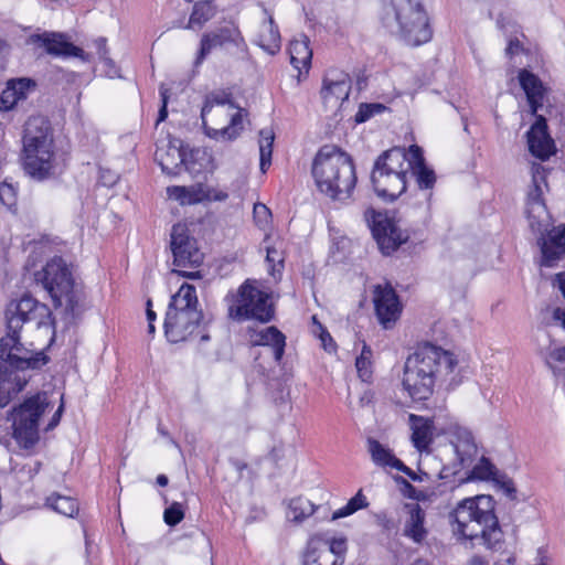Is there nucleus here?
I'll use <instances>...</instances> for the list:
<instances>
[{
	"label": "nucleus",
	"mask_w": 565,
	"mask_h": 565,
	"mask_svg": "<svg viewBox=\"0 0 565 565\" xmlns=\"http://www.w3.org/2000/svg\"><path fill=\"white\" fill-rule=\"evenodd\" d=\"M7 335L0 340V354H4L21 369L40 370L47 364L49 356L43 352H33L20 342V330L25 323H34L38 329L54 324L51 309L31 296L11 301L6 309Z\"/></svg>",
	"instance_id": "obj_1"
},
{
	"label": "nucleus",
	"mask_w": 565,
	"mask_h": 565,
	"mask_svg": "<svg viewBox=\"0 0 565 565\" xmlns=\"http://www.w3.org/2000/svg\"><path fill=\"white\" fill-rule=\"evenodd\" d=\"M452 534L458 541H478L487 550L500 551L504 533L495 514V501L491 495L466 498L449 513Z\"/></svg>",
	"instance_id": "obj_2"
},
{
	"label": "nucleus",
	"mask_w": 565,
	"mask_h": 565,
	"mask_svg": "<svg viewBox=\"0 0 565 565\" xmlns=\"http://www.w3.org/2000/svg\"><path fill=\"white\" fill-rule=\"evenodd\" d=\"M456 365L452 353L424 343L405 361L403 387L413 401H426L433 395L436 383L451 373Z\"/></svg>",
	"instance_id": "obj_3"
},
{
	"label": "nucleus",
	"mask_w": 565,
	"mask_h": 565,
	"mask_svg": "<svg viewBox=\"0 0 565 565\" xmlns=\"http://www.w3.org/2000/svg\"><path fill=\"white\" fill-rule=\"evenodd\" d=\"M23 170L32 180L42 182L55 178L62 172L50 121L34 116L24 127Z\"/></svg>",
	"instance_id": "obj_4"
},
{
	"label": "nucleus",
	"mask_w": 565,
	"mask_h": 565,
	"mask_svg": "<svg viewBox=\"0 0 565 565\" xmlns=\"http://www.w3.org/2000/svg\"><path fill=\"white\" fill-rule=\"evenodd\" d=\"M312 175L319 191L334 201L349 199L356 184L352 158L334 146H324L318 151Z\"/></svg>",
	"instance_id": "obj_5"
},
{
	"label": "nucleus",
	"mask_w": 565,
	"mask_h": 565,
	"mask_svg": "<svg viewBox=\"0 0 565 565\" xmlns=\"http://www.w3.org/2000/svg\"><path fill=\"white\" fill-rule=\"evenodd\" d=\"M381 23L409 46L430 41L433 30L422 0H383Z\"/></svg>",
	"instance_id": "obj_6"
},
{
	"label": "nucleus",
	"mask_w": 565,
	"mask_h": 565,
	"mask_svg": "<svg viewBox=\"0 0 565 565\" xmlns=\"http://www.w3.org/2000/svg\"><path fill=\"white\" fill-rule=\"evenodd\" d=\"M247 115V110L236 106L232 94L224 89L209 93L201 110L204 132L216 141L237 139L244 130Z\"/></svg>",
	"instance_id": "obj_7"
},
{
	"label": "nucleus",
	"mask_w": 565,
	"mask_h": 565,
	"mask_svg": "<svg viewBox=\"0 0 565 565\" xmlns=\"http://www.w3.org/2000/svg\"><path fill=\"white\" fill-rule=\"evenodd\" d=\"M34 277L49 292L55 307L64 306L73 319L85 310V294L75 285L71 268L62 257L50 259Z\"/></svg>",
	"instance_id": "obj_8"
},
{
	"label": "nucleus",
	"mask_w": 565,
	"mask_h": 565,
	"mask_svg": "<svg viewBox=\"0 0 565 565\" xmlns=\"http://www.w3.org/2000/svg\"><path fill=\"white\" fill-rule=\"evenodd\" d=\"M408 159V150L401 147H393L376 158L371 183L379 198L392 202L406 191L412 169Z\"/></svg>",
	"instance_id": "obj_9"
},
{
	"label": "nucleus",
	"mask_w": 565,
	"mask_h": 565,
	"mask_svg": "<svg viewBox=\"0 0 565 565\" xmlns=\"http://www.w3.org/2000/svg\"><path fill=\"white\" fill-rule=\"evenodd\" d=\"M199 300L193 285L182 284L169 303L164 333L169 342L178 343L194 334H201L203 312L198 308Z\"/></svg>",
	"instance_id": "obj_10"
},
{
	"label": "nucleus",
	"mask_w": 565,
	"mask_h": 565,
	"mask_svg": "<svg viewBox=\"0 0 565 565\" xmlns=\"http://www.w3.org/2000/svg\"><path fill=\"white\" fill-rule=\"evenodd\" d=\"M49 406L46 393H38L14 407L8 416L12 422L13 437L24 448L39 440V419Z\"/></svg>",
	"instance_id": "obj_11"
},
{
	"label": "nucleus",
	"mask_w": 565,
	"mask_h": 565,
	"mask_svg": "<svg viewBox=\"0 0 565 565\" xmlns=\"http://www.w3.org/2000/svg\"><path fill=\"white\" fill-rule=\"evenodd\" d=\"M274 313L269 295L248 282L241 286L234 302L228 307V316L237 321L255 319L265 323L274 318Z\"/></svg>",
	"instance_id": "obj_12"
},
{
	"label": "nucleus",
	"mask_w": 565,
	"mask_h": 565,
	"mask_svg": "<svg viewBox=\"0 0 565 565\" xmlns=\"http://www.w3.org/2000/svg\"><path fill=\"white\" fill-rule=\"evenodd\" d=\"M364 220L371 228L380 250L384 255L394 253L409 237L394 220L373 209L365 210Z\"/></svg>",
	"instance_id": "obj_13"
},
{
	"label": "nucleus",
	"mask_w": 565,
	"mask_h": 565,
	"mask_svg": "<svg viewBox=\"0 0 565 565\" xmlns=\"http://www.w3.org/2000/svg\"><path fill=\"white\" fill-rule=\"evenodd\" d=\"M347 552L344 537L329 539L322 534L313 535L303 554V565H342Z\"/></svg>",
	"instance_id": "obj_14"
},
{
	"label": "nucleus",
	"mask_w": 565,
	"mask_h": 565,
	"mask_svg": "<svg viewBox=\"0 0 565 565\" xmlns=\"http://www.w3.org/2000/svg\"><path fill=\"white\" fill-rule=\"evenodd\" d=\"M173 264L180 268H196L203 263L204 255L195 238L188 233L185 225L175 224L171 231Z\"/></svg>",
	"instance_id": "obj_15"
},
{
	"label": "nucleus",
	"mask_w": 565,
	"mask_h": 565,
	"mask_svg": "<svg viewBox=\"0 0 565 565\" xmlns=\"http://www.w3.org/2000/svg\"><path fill=\"white\" fill-rule=\"evenodd\" d=\"M452 446L460 467H468L477 456L478 448L472 433L457 420H449L439 429Z\"/></svg>",
	"instance_id": "obj_16"
},
{
	"label": "nucleus",
	"mask_w": 565,
	"mask_h": 565,
	"mask_svg": "<svg viewBox=\"0 0 565 565\" xmlns=\"http://www.w3.org/2000/svg\"><path fill=\"white\" fill-rule=\"evenodd\" d=\"M227 44H234L239 47L244 44V39L239 29L234 24H226L205 32L200 42V49L194 61V65L199 66L205 57L215 49L223 47Z\"/></svg>",
	"instance_id": "obj_17"
},
{
	"label": "nucleus",
	"mask_w": 565,
	"mask_h": 565,
	"mask_svg": "<svg viewBox=\"0 0 565 565\" xmlns=\"http://www.w3.org/2000/svg\"><path fill=\"white\" fill-rule=\"evenodd\" d=\"M375 313L384 329H391L402 312L398 296L392 286H376L374 290Z\"/></svg>",
	"instance_id": "obj_18"
},
{
	"label": "nucleus",
	"mask_w": 565,
	"mask_h": 565,
	"mask_svg": "<svg viewBox=\"0 0 565 565\" xmlns=\"http://www.w3.org/2000/svg\"><path fill=\"white\" fill-rule=\"evenodd\" d=\"M24 370L14 365L6 354H0V407L7 406L25 386L26 379L19 374Z\"/></svg>",
	"instance_id": "obj_19"
},
{
	"label": "nucleus",
	"mask_w": 565,
	"mask_h": 565,
	"mask_svg": "<svg viewBox=\"0 0 565 565\" xmlns=\"http://www.w3.org/2000/svg\"><path fill=\"white\" fill-rule=\"evenodd\" d=\"M535 122L527 131V145L530 152L542 161L550 159L556 151L554 140L547 131L546 119L542 115H534Z\"/></svg>",
	"instance_id": "obj_20"
},
{
	"label": "nucleus",
	"mask_w": 565,
	"mask_h": 565,
	"mask_svg": "<svg viewBox=\"0 0 565 565\" xmlns=\"http://www.w3.org/2000/svg\"><path fill=\"white\" fill-rule=\"evenodd\" d=\"M169 198L179 201L181 204H195L204 200L224 201L228 194L224 191H216L204 184L192 186H169L167 189Z\"/></svg>",
	"instance_id": "obj_21"
},
{
	"label": "nucleus",
	"mask_w": 565,
	"mask_h": 565,
	"mask_svg": "<svg viewBox=\"0 0 565 565\" xmlns=\"http://www.w3.org/2000/svg\"><path fill=\"white\" fill-rule=\"evenodd\" d=\"M154 159L162 171L169 175H177L184 163L182 141L179 139L161 140L157 145Z\"/></svg>",
	"instance_id": "obj_22"
},
{
	"label": "nucleus",
	"mask_w": 565,
	"mask_h": 565,
	"mask_svg": "<svg viewBox=\"0 0 565 565\" xmlns=\"http://www.w3.org/2000/svg\"><path fill=\"white\" fill-rule=\"evenodd\" d=\"M408 424L412 430L411 441L413 446L419 451H427L434 440L435 431L439 434V429L443 426H437L434 419L409 414Z\"/></svg>",
	"instance_id": "obj_23"
},
{
	"label": "nucleus",
	"mask_w": 565,
	"mask_h": 565,
	"mask_svg": "<svg viewBox=\"0 0 565 565\" xmlns=\"http://www.w3.org/2000/svg\"><path fill=\"white\" fill-rule=\"evenodd\" d=\"M542 258L541 266L554 267L565 254V227H554L546 237L539 239Z\"/></svg>",
	"instance_id": "obj_24"
},
{
	"label": "nucleus",
	"mask_w": 565,
	"mask_h": 565,
	"mask_svg": "<svg viewBox=\"0 0 565 565\" xmlns=\"http://www.w3.org/2000/svg\"><path fill=\"white\" fill-rule=\"evenodd\" d=\"M408 161L412 164L409 174L415 178L418 189L431 190L436 184V173L426 164L423 149L417 145H412L408 148Z\"/></svg>",
	"instance_id": "obj_25"
},
{
	"label": "nucleus",
	"mask_w": 565,
	"mask_h": 565,
	"mask_svg": "<svg viewBox=\"0 0 565 565\" xmlns=\"http://www.w3.org/2000/svg\"><path fill=\"white\" fill-rule=\"evenodd\" d=\"M351 81L345 74L333 79L324 77L321 88V98L327 108H338L349 98Z\"/></svg>",
	"instance_id": "obj_26"
},
{
	"label": "nucleus",
	"mask_w": 565,
	"mask_h": 565,
	"mask_svg": "<svg viewBox=\"0 0 565 565\" xmlns=\"http://www.w3.org/2000/svg\"><path fill=\"white\" fill-rule=\"evenodd\" d=\"M41 46L50 55L54 56H74L83 61H88V55L81 47L68 42L63 34L60 33H44L39 36Z\"/></svg>",
	"instance_id": "obj_27"
},
{
	"label": "nucleus",
	"mask_w": 565,
	"mask_h": 565,
	"mask_svg": "<svg viewBox=\"0 0 565 565\" xmlns=\"http://www.w3.org/2000/svg\"><path fill=\"white\" fill-rule=\"evenodd\" d=\"M519 82L526 95L532 115H539V109L543 106L545 88L542 81L532 72L523 68L519 72Z\"/></svg>",
	"instance_id": "obj_28"
},
{
	"label": "nucleus",
	"mask_w": 565,
	"mask_h": 565,
	"mask_svg": "<svg viewBox=\"0 0 565 565\" xmlns=\"http://www.w3.org/2000/svg\"><path fill=\"white\" fill-rule=\"evenodd\" d=\"M252 345L270 347L274 352V359L279 363L285 353L286 337L276 327H267L262 330L250 332Z\"/></svg>",
	"instance_id": "obj_29"
},
{
	"label": "nucleus",
	"mask_w": 565,
	"mask_h": 565,
	"mask_svg": "<svg viewBox=\"0 0 565 565\" xmlns=\"http://www.w3.org/2000/svg\"><path fill=\"white\" fill-rule=\"evenodd\" d=\"M408 518L405 521L403 534L415 543H422L427 536L425 527L426 513L418 503L406 504Z\"/></svg>",
	"instance_id": "obj_30"
},
{
	"label": "nucleus",
	"mask_w": 565,
	"mask_h": 565,
	"mask_svg": "<svg viewBox=\"0 0 565 565\" xmlns=\"http://www.w3.org/2000/svg\"><path fill=\"white\" fill-rule=\"evenodd\" d=\"M290 63L299 71L302 68L307 70L310 67L312 51L309 47V39L302 35L301 39L294 40L289 46Z\"/></svg>",
	"instance_id": "obj_31"
},
{
	"label": "nucleus",
	"mask_w": 565,
	"mask_h": 565,
	"mask_svg": "<svg viewBox=\"0 0 565 565\" xmlns=\"http://www.w3.org/2000/svg\"><path fill=\"white\" fill-rule=\"evenodd\" d=\"M257 44L269 54H275L279 51L280 34L278 26L275 24L271 17H269L268 21L262 24Z\"/></svg>",
	"instance_id": "obj_32"
},
{
	"label": "nucleus",
	"mask_w": 565,
	"mask_h": 565,
	"mask_svg": "<svg viewBox=\"0 0 565 565\" xmlns=\"http://www.w3.org/2000/svg\"><path fill=\"white\" fill-rule=\"evenodd\" d=\"M217 8L212 0H202L193 4L186 29L202 28L206 22L212 20L216 14Z\"/></svg>",
	"instance_id": "obj_33"
},
{
	"label": "nucleus",
	"mask_w": 565,
	"mask_h": 565,
	"mask_svg": "<svg viewBox=\"0 0 565 565\" xmlns=\"http://www.w3.org/2000/svg\"><path fill=\"white\" fill-rule=\"evenodd\" d=\"M316 511L315 504L303 497H297L290 500L287 516L296 522L301 523Z\"/></svg>",
	"instance_id": "obj_34"
},
{
	"label": "nucleus",
	"mask_w": 565,
	"mask_h": 565,
	"mask_svg": "<svg viewBox=\"0 0 565 565\" xmlns=\"http://www.w3.org/2000/svg\"><path fill=\"white\" fill-rule=\"evenodd\" d=\"M367 444L371 458L375 465L395 469V461H399V459L394 456L391 449L372 438L367 440Z\"/></svg>",
	"instance_id": "obj_35"
},
{
	"label": "nucleus",
	"mask_w": 565,
	"mask_h": 565,
	"mask_svg": "<svg viewBox=\"0 0 565 565\" xmlns=\"http://www.w3.org/2000/svg\"><path fill=\"white\" fill-rule=\"evenodd\" d=\"M46 504L54 511L68 518H73L78 512L77 501L66 495L51 494L46 499Z\"/></svg>",
	"instance_id": "obj_36"
},
{
	"label": "nucleus",
	"mask_w": 565,
	"mask_h": 565,
	"mask_svg": "<svg viewBox=\"0 0 565 565\" xmlns=\"http://www.w3.org/2000/svg\"><path fill=\"white\" fill-rule=\"evenodd\" d=\"M372 349L363 342L361 353L355 360L358 374L363 382H370L372 380Z\"/></svg>",
	"instance_id": "obj_37"
},
{
	"label": "nucleus",
	"mask_w": 565,
	"mask_h": 565,
	"mask_svg": "<svg viewBox=\"0 0 565 565\" xmlns=\"http://www.w3.org/2000/svg\"><path fill=\"white\" fill-rule=\"evenodd\" d=\"M493 14H497L495 22L499 29L504 30L512 24V13L507 0H493L489 15L492 18Z\"/></svg>",
	"instance_id": "obj_38"
},
{
	"label": "nucleus",
	"mask_w": 565,
	"mask_h": 565,
	"mask_svg": "<svg viewBox=\"0 0 565 565\" xmlns=\"http://www.w3.org/2000/svg\"><path fill=\"white\" fill-rule=\"evenodd\" d=\"M367 505L369 502L365 495L362 493V490H359L358 493L351 498L344 507L334 511L333 519L345 518L360 509L366 508Z\"/></svg>",
	"instance_id": "obj_39"
},
{
	"label": "nucleus",
	"mask_w": 565,
	"mask_h": 565,
	"mask_svg": "<svg viewBox=\"0 0 565 565\" xmlns=\"http://www.w3.org/2000/svg\"><path fill=\"white\" fill-rule=\"evenodd\" d=\"M542 188L541 186H532L527 194V209L526 212L529 217H535V213L540 216L541 212L545 211V205L542 199Z\"/></svg>",
	"instance_id": "obj_40"
},
{
	"label": "nucleus",
	"mask_w": 565,
	"mask_h": 565,
	"mask_svg": "<svg viewBox=\"0 0 565 565\" xmlns=\"http://www.w3.org/2000/svg\"><path fill=\"white\" fill-rule=\"evenodd\" d=\"M494 473L495 467L488 458L482 457L480 461L472 468L471 477L478 480H489L493 478Z\"/></svg>",
	"instance_id": "obj_41"
},
{
	"label": "nucleus",
	"mask_w": 565,
	"mask_h": 565,
	"mask_svg": "<svg viewBox=\"0 0 565 565\" xmlns=\"http://www.w3.org/2000/svg\"><path fill=\"white\" fill-rule=\"evenodd\" d=\"M264 135H265V131L262 130L260 136L263 137V140H260V143H259V153H260V169L263 171H265L266 167H268L270 164L273 141H274L273 135H269V134L267 136H264Z\"/></svg>",
	"instance_id": "obj_42"
},
{
	"label": "nucleus",
	"mask_w": 565,
	"mask_h": 565,
	"mask_svg": "<svg viewBox=\"0 0 565 565\" xmlns=\"http://www.w3.org/2000/svg\"><path fill=\"white\" fill-rule=\"evenodd\" d=\"M184 519L183 505L179 502L171 503L163 512V520L167 525L175 526Z\"/></svg>",
	"instance_id": "obj_43"
},
{
	"label": "nucleus",
	"mask_w": 565,
	"mask_h": 565,
	"mask_svg": "<svg viewBox=\"0 0 565 565\" xmlns=\"http://www.w3.org/2000/svg\"><path fill=\"white\" fill-rule=\"evenodd\" d=\"M553 319L555 321H559L562 326L565 328V309L556 308L553 311ZM551 360L556 362H565V347L552 350L548 354V362Z\"/></svg>",
	"instance_id": "obj_44"
},
{
	"label": "nucleus",
	"mask_w": 565,
	"mask_h": 565,
	"mask_svg": "<svg viewBox=\"0 0 565 565\" xmlns=\"http://www.w3.org/2000/svg\"><path fill=\"white\" fill-rule=\"evenodd\" d=\"M254 221L259 228H266L271 218L270 210L264 203H255L253 209Z\"/></svg>",
	"instance_id": "obj_45"
},
{
	"label": "nucleus",
	"mask_w": 565,
	"mask_h": 565,
	"mask_svg": "<svg viewBox=\"0 0 565 565\" xmlns=\"http://www.w3.org/2000/svg\"><path fill=\"white\" fill-rule=\"evenodd\" d=\"M0 202L9 209L15 206L17 203V190L7 181L0 183Z\"/></svg>",
	"instance_id": "obj_46"
},
{
	"label": "nucleus",
	"mask_w": 565,
	"mask_h": 565,
	"mask_svg": "<svg viewBox=\"0 0 565 565\" xmlns=\"http://www.w3.org/2000/svg\"><path fill=\"white\" fill-rule=\"evenodd\" d=\"M385 107L382 104H361L355 115L356 122H364L375 114L383 111Z\"/></svg>",
	"instance_id": "obj_47"
},
{
	"label": "nucleus",
	"mask_w": 565,
	"mask_h": 565,
	"mask_svg": "<svg viewBox=\"0 0 565 565\" xmlns=\"http://www.w3.org/2000/svg\"><path fill=\"white\" fill-rule=\"evenodd\" d=\"M266 262L271 267V274H274L275 270L280 271V269L284 267L282 252L279 250L276 246H268Z\"/></svg>",
	"instance_id": "obj_48"
},
{
	"label": "nucleus",
	"mask_w": 565,
	"mask_h": 565,
	"mask_svg": "<svg viewBox=\"0 0 565 565\" xmlns=\"http://www.w3.org/2000/svg\"><path fill=\"white\" fill-rule=\"evenodd\" d=\"M31 86V79L18 78L8 82L7 87L14 88L15 97L18 100L25 98V94Z\"/></svg>",
	"instance_id": "obj_49"
},
{
	"label": "nucleus",
	"mask_w": 565,
	"mask_h": 565,
	"mask_svg": "<svg viewBox=\"0 0 565 565\" xmlns=\"http://www.w3.org/2000/svg\"><path fill=\"white\" fill-rule=\"evenodd\" d=\"M15 97L14 88L6 87L0 94V110H10L18 103Z\"/></svg>",
	"instance_id": "obj_50"
},
{
	"label": "nucleus",
	"mask_w": 565,
	"mask_h": 565,
	"mask_svg": "<svg viewBox=\"0 0 565 565\" xmlns=\"http://www.w3.org/2000/svg\"><path fill=\"white\" fill-rule=\"evenodd\" d=\"M532 186H541L545 183L546 169L540 163H533L532 166Z\"/></svg>",
	"instance_id": "obj_51"
},
{
	"label": "nucleus",
	"mask_w": 565,
	"mask_h": 565,
	"mask_svg": "<svg viewBox=\"0 0 565 565\" xmlns=\"http://www.w3.org/2000/svg\"><path fill=\"white\" fill-rule=\"evenodd\" d=\"M102 62L104 63V67H105L104 72L107 77H109V78L121 77L119 68L117 67L115 62L109 56L102 60Z\"/></svg>",
	"instance_id": "obj_52"
},
{
	"label": "nucleus",
	"mask_w": 565,
	"mask_h": 565,
	"mask_svg": "<svg viewBox=\"0 0 565 565\" xmlns=\"http://www.w3.org/2000/svg\"><path fill=\"white\" fill-rule=\"evenodd\" d=\"M94 45L97 50V54L102 60L108 57L107 40L105 38H98L94 41Z\"/></svg>",
	"instance_id": "obj_53"
},
{
	"label": "nucleus",
	"mask_w": 565,
	"mask_h": 565,
	"mask_svg": "<svg viewBox=\"0 0 565 565\" xmlns=\"http://www.w3.org/2000/svg\"><path fill=\"white\" fill-rule=\"evenodd\" d=\"M160 95H161V99H162V106L159 109L157 124L166 120V118L168 117V109H167L168 96H167V90L161 89L160 90Z\"/></svg>",
	"instance_id": "obj_54"
},
{
	"label": "nucleus",
	"mask_w": 565,
	"mask_h": 565,
	"mask_svg": "<svg viewBox=\"0 0 565 565\" xmlns=\"http://www.w3.org/2000/svg\"><path fill=\"white\" fill-rule=\"evenodd\" d=\"M320 339L322 341L323 348L328 351H332L335 349V343L333 339L331 338L330 333L322 329V332L320 334Z\"/></svg>",
	"instance_id": "obj_55"
},
{
	"label": "nucleus",
	"mask_w": 565,
	"mask_h": 565,
	"mask_svg": "<svg viewBox=\"0 0 565 565\" xmlns=\"http://www.w3.org/2000/svg\"><path fill=\"white\" fill-rule=\"evenodd\" d=\"M395 469L401 471V472H403V473H405L406 476H408L414 481L419 480L417 475L411 468L405 466L401 460L399 461H395Z\"/></svg>",
	"instance_id": "obj_56"
},
{
	"label": "nucleus",
	"mask_w": 565,
	"mask_h": 565,
	"mask_svg": "<svg viewBox=\"0 0 565 565\" xmlns=\"http://www.w3.org/2000/svg\"><path fill=\"white\" fill-rule=\"evenodd\" d=\"M63 411H64V404L62 402L61 405L58 406L57 411L52 416V418L46 427V430L53 429L54 427H56L58 425Z\"/></svg>",
	"instance_id": "obj_57"
},
{
	"label": "nucleus",
	"mask_w": 565,
	"mask_h": 565,
	"mask_svg": "<svg viewBox=\"0 0 565 565\" xmlns=\"http://www.w3.org/2000/svg\"><path fill=\"white\" fill-rule=\"evenodd\" d=\"M118 177L115 173H111L110 171H103L100 174V180L103 184L105 185H113L117 182Z\"/></svg>",
	"instance_id": "obj_58"
},
{
	"label": "nucleus",
	"mask_w": 565,
	"mask_h": 565,
	"mask_svg": "<svg viewBox=\"0 0 565 565\" xmlns=\"http://www.w3.org/2000/svg\"><path fill=\"white\" fill-rule=\"evenodd\" d=\"M468 565H489V562L480 555H473L469 562Z\"/></svg>",
	"instance_id": "obj_59"
},
{
	"label": "nucleus",
	"mask_w": 565,
	"mask_h": 565,
	"mask_svg": "<svg viewBox=\"0 0 565 565\" xmlns=\"http://www.w3.org/2000/svg\"><path fill=\"white\" fill-rule=\"evenodd\" d=\"M151 306H152V302L150 299H148L147 300V310H146V316H147L148 322H154V320H156V312L152 310Z\"/></svg>",
	"instance_id": "obj_60"
},
{
	"label": "nucleus",
	"mask_w": 565,
	"mask_h": 565,
	"mask_svg": "<svg viewBox=\"0 0 565 565\" xmlns=\"http://www.w3.org/2000/svg\"><path fill=\"white\" fill-rule=\"evenodd\" d=\"M178 273L181 276H183L185 278H190V279H199L202 277L200 271H198V270L196 271L178 270Z\"/></svg>",
	"instance_id": "obj_61"
},
{
	"label": "nucleus",
	"mask_w": 565,
	"mask_h": 565,
	"mask_svg": "<svg viewBox=\"0 0 565 565\" xmlns=\"http://www.w3.org/2000/svg\"><path fill=\"white\" fill-rule=\"evenodd\" d=\"M519 46H520L519 40H515V41L511 40L507 47V53L512 54L514 52V50L519 49Z\"/></svg>",
	"instance_id": "obj_62"
},
{
	"label": "nucleus",
	"mask_w": 565,
	"mask_h": 565,
	"mask_svg": "<svg viewBox=\"0 0 565 565\" xmlns=\"http://www.w3.org/2000/svg\"><path fill=\"white\" fill-rule=\"evenodd\" d=\"M169 482V479L166 475H159L157 477V483L160 486V487H166Z\"/></svg>",
	"instance_id": "obj_63"
},
{
	"label": "nucleus",
	"mask_w": 565,
	"mask_h": 565,
	"mask_svg": "<svg viewBox=\"0 0 565 565\" xmlns=\"http://www.w3.org/2000/svg\"><path fill=\"white\" fill-rule=\"evenodd\" d=\"M233 465L238 471H242L247 468V463L238 459L233 460Z\"/></svg>",
	"instance_id": "obj_64"
}]
</instances>
